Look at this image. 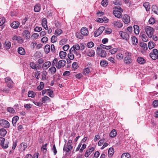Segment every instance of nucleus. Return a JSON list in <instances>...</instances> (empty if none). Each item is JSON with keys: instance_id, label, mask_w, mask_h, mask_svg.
Listing matches in <instances>:
<instances>
[{"instance_id": "obj_12", "label": "nucleus", "mask_w": 158, "mask_h": 158, "mask_svg": "<svg viewBox=\"0 0 158 158\" xmlns=\"http://www.w3.org/2000/svg\"><path fill=\"white\" fill-rule=\"evenodd\" d=\"M81 33L84 36H85L89 34V31L87 28L85 27H82L80 31Z\"/></svg>"}, {"instance_id": "obj_22", "label": "nucleus", "mask_w": 158, "mask_h": 158, "mask_svg": "<svg viewBox=\"0 0 158 158\" xmlns=\"http://www.w3.org/2000/svg\"><path fill=\"white\" fill-rule=\"evenodd\" d=\"M19 119V117L18 116H14L12 119V123L13 125L15 126L16 125V123Z\"/></svg>"}, {"instance_id": "obj_20", "label": "nucleus", "mask_w": 158, "mask_h": 158, "mask_svg": "<svg viewBox=\"0 0 158 158\" xmlns=\"http://www.w3.org/2000/svg\"><path fill=\"white\" fill-rule=\"evenodd\" d=\"M59 56L61 59H64L66 56L67 53L63 51H61L59 53Z\"/></svg>"}, {"instance_id": "obj_25", "label": "nucleus", "mask_w": 158, "mask_h": 158, "mask_svg": "<svg viewBox=\"0 0 158 158\" xmlns=\"http://www.w3.org/2000/svg\"><path fill=\"white\" fill-rule=\"evenodd\" d=\"M131 59L129 57H125L124 59V61L125 63L127 64L131 63Z\"/></svg>"}, {"instance_id": "obj_47", "label": "nucleus", "mask_w": 158, "mask_h": 158, "mask_svg": "<svg viewBox=\"0 0 158 158\" xmlns=\"http://www.w3.org/2000/svg\"><path fill=\"white\" fill-rule=\"evenodd\" d=\"M20 146L22 148H23V150H25L27 146V144L25 143H22L20 144Z\"/></svg>"}, {"instance_id": "obj_18", "label": "nucleus", "mask_w": 158, "mask_h": 158, "mask_svg": "<svg viewBox=\"0 0 158 158\" xmlns=\"http://www.w3.org/2000/svg\"><path fill=\"white\" fill-rule=\"evenodd\" d=\"M80 45L78 44H75L70 49L69 51L72 52L74 51L79 50H80Z\"/></svg>"}, {"instance_id": "obj_24", "label": "nucleus", "mask_w": 158, "mask_h": 158, "mask_svg": "<svg viewBox=\"0 0 158 158\" xmlns=\"http://www.w3.org/2000/svg\"><path fill=\"white\" fill-rule=\"evenodd\" d=\"M50 99L46 96L43 97L42 98V102L43 103H45L50 102Z\"/></svg>"}, {"instance_id": "obj_7", "label": "nucleus", "mask_w": 158, "mask_h": 158, "mask_svg": "<svg viewBox=\"0 0 158 158\" xmlns=\"http://www.w3.org/2000/svg\"><path fill=\"white\" fill-rule=\"evenodd\" d=\"M66 62L64 60H60L58 62L56 67L57 69H60L62 67H63L66 64Z\"/></svg>"}, {"instance_id": "obj_6", "label": "nucleus", "mask_w": 158, "mask_h": 158, "mask_svg": "<svg viewBox=\"0 0 158 158\" xmlns=\"http://www.w3.org/2000/svg\"><path fill=\"white\" fill-rule=\"evenodd\" d=\"M105 27L103 26L100 27L97 31H95L94 34V36L96 37L102 33Z\"/></svg>"}, {"instance_id": "obj_3", "label": "nucleus", "mask_w": 158, "mask_h": 158, "mask_svg": "<svg viewBox=\"0 0 158 158\" xmlns=\"http://www.w3.org/2000/svg\"><path fill=\"white\" fill-rule=\"evenodd\" d=\"M5 82L7 86L9 89H12L13 87V82L11 79L9 77L5 78Z\"/></svg>"}, {"instance_id": "obj_23", "label": "nucleus", "mask_w": 158, "mask_h": 158, "mask_svg": "<svg viewBox=\"0 0 158 158\" xmlns=\"http://www.w3.org/2000/svg\"><path fill=\"white\" fill-rule=\"evenodd\" d=\"M137 61L140 64H143L145 62V60L142 57H138L137 59Z\"/></svg>"}, {"instance_id": "obj_40", "label": "nucleus", "mask_w": 158, "mask_h": 158, "mask_svg": "<svg viewBox=\"0 0 158 158\" xmlns=\"http://www.w3.org/2000/svg\"><path fill=\"white\" fill-rule=\"evenodd\" d=\"M152 11L158 15V8L156 5H153L152 7Z\"/></svg>"}, {"instance_id": "obj_51", "label": "nucleus", "mask_w": 158, "mask_h": 158, "mask_svg": "<svg viewBox=\"0 0 158 158\" xmlns=\"http://www.w3.org/2000/svg\"><path fill=\"white\" fill-rule=\"evenodd\" d=\"M150 56L153 60H155L157 58L156 55L152 52L150 53Z\"/></svg>"}, {"instance_id": "obj_62", "label": "nucleus", "mask_w": 158, "mask_h": 158, "mask_svg": "<svg viewBox=\"0 0 158 158\" xmlns=\"http://www.w3.org/2000/svg\"><path fill=\"white\" fill-rule=\"evenodd\" d=\"M10 89L8 87L4 88L3 89H2V91L3 92H5L6 93H8L10 90Z\"/></svg>"}, {"instance_id": "obj_8", "label": "nucleus", "mask_w": 158, "mask_h": 158, "mask_svg": "<svg viewBox=\"0 0 158 158\" xmlns=\"http://www.w3.org/2000/svg\"><path fill=\"white\" fill-rule=\"evenodd\" d=\"M121 11L118 10L114 9L113 11V14L117 18H120L122 17V14L121 13Z\"/></svg>"}, {"instance_id": "obj_34", "label": "nucleus", "mask_w": 158, "mask_h": 158, "mask_svg": "<svg viewBox=\"0 0 158 158\" xmlns=\"http://www.w3.org/2000/svg\"><path fill=\"white\" fill-rule=\"evenodd\" d=\"M90 72L89 69L88 67L85 68L83 70V74L85 75H87Z\"/></svg>"}, {"instance_id": "obj_5", "label": "nucleus", "mask_w": 158, "mask_h": 158, "mask_svg": "<svg viewBox=\"0 0 158 158\" xmlns=\"http://www.w3.org/2000/svg\"><path fill=\"white\" fill-rule=\"evenodd\" d=\"M119 34L123 39L127 41H128L129 40V35L126 32L123 31H120Z\"/></svg>"}, {"instance_id": "obj_4", "label": "nucleus", "mask_w": 158, "mask_h": 158, "mask_svg": "<svg viewBox=\"0 0 158 158\" xmlns=\"http://www.w3.org/2000/svg\"><path fill=\"white\" fill-rule=\"evenodd\" d=\"M0 125L5 128H8L10 126L9 122L6 120L3 119L0 120Z\"/></svg>"}, {"instance_id": "obj_46", "label": "nucleus", "mask_w": 158, "mask_h": 158, "mask_svg": "<svg viewBox=\"0 0 158 158\" xmlns=\"http://www.w3.org/2000/svg\"><path fill=\"white\" fill-rule=\"evenodd\" d=\"M142 39L144 42H147L148 40V37L145 34H143L142 35Z\"/></svg>"}, {"instance_id": "obj_45", "label": "nucleus", "mask_w": 158, "mask_h": 158, "mask_svg": "<svg viewBox=\"0 0 158 158\" xmlns=\"http://www.w3.org/2000/svg\"><path fill=\"white\" fill-rule=\"evenodd\" d=\"M123 55L120 53H118L116 56V58L118 60L123 59Z\"/></svg>"}, {"instance_id": "obj_56", "label": "nucleus", "mask_w": 158, "mask_h": 158, "mask_svg": "<svg viewBox=\"0 0 158 158\" xmlns=\"http://www.w3.org/2000/svg\"><path fill=\"white\" fill-rule=\"evenodd\" d=\"M42 25L43 27H44L45 25H47V20L46 18H44L42 19Z\"/></svg>"}, {"instance_id": "obj_30", "label": "nucleus", "mask_w": 158, "mask_h": 158, "mask_svg": "<svg viewBox=\"0 0 158 158\" xmlns=\"http://www.w3.org/2000/svg\"><path fill=\"white\" fill-rule=\"evenodd\" d=\"M123 21L125 24H127L129 23L130 22L129 16L127 15V17L125 16L123 18Z\"/></svg>"}, {"instance_id": "obj_9", "label": "nucleus", "mask_w": 158, "mask_h": 158, "mask_svg": "<svg viewBox=\"0 0 158 158\" xmlns=\"http://www.w3.org/2000/svg\"><path fill=\"white\" fill-rule=\"evenodd\" d=\"M73 146L71 144H65L63 148V151L68 152L71 151L73 149Z\"/></svg>"}, {"instance_id": "obj_52", "label": "nucleus", "mask_w": 158, "mask_h": 158, "mask_svg": "<svg viewBox=\"0 0 158 158\" xmlns=\"http://www.w3.org/2000/svg\"><path fill=\"white\" fill-rule=\"evenodd\" d=\"M28 96L29 97H34L35 96L34 93L32 91H29L28 92Z\"/></svg>"}, {"instance_id": "obj_26", "label": "nucleus", "mask_w": 158, "mask_h": 158, "mask_svg": "<svg viewBox=\"0 0 158 158\" xmlns=\"http://www.w3.org/2000/svg\"><path fill=\"white\" fill-rule=\"evenodd\" d=\"M131 40L133 45H136L138 43V40L135 36H133L131 37Z\"/></svg>"}, {"instance_id": "obj_44", "label": "nucleus", "mask_w": 158, "mask_h": 158, "mask_svg": "<svg viewBox=\"0 0 158 158\" xmlns=\"http://www.w3.org/2000/svg\"><path fill=\"white\" fill-rule=\"evenodd\" d=\"M108 63L106 60H102L100 63V64L102 66H107Z\"/></svg>"}, {"instance_id": "obj_14", "label": "nucleus", "mask_w": 158, "mask_h": 158, "mask_svg": "<svg viewBox=\"0 0 158 158\" xmlns=\"http://www.w3.org/2000/svg\"><path fill=\"white\" fill-rule=\"evenodd\" d=\"M20 23L18 21H14L10 24L11 27L14 29H16L19 26Z\"/></svg>"}, {"instance_id": "obj_19", "label": "nucleus", "mask_w": 158, "mask_h": 158, "mask_svg": "<svg viewBox=\"0 0 158 158\" xmlns=\"http://www.w3.org/2000/svg\"><path fill=\"white\" fill-rule=\"evenodd\" d=\"M18 53L22 55H24L25 54L24 49L22 47H19L18 49Z\"/></svg>"}, {"instance_id": "obj_49", "label": "nucleus", "mask_w": 158, "mask_h": 158, "mask_svg": "<svg viewBox=\"0 0 158 158\" xmlns=\"http://www.w3.org/2000/svg\"><path fill=\"white\" fill-rule=\"evenodd\" d=\"M30 66L33 69H36V64L33 62H31L30 64Z\"/></svg>"}, {"instance_id": "obj_42", "label": "nucleus", "mask_w": 158, "mask_h": 158, "mask_svg": "<svg viewBox=\"0 0 158 158\" xmlns=\"http://www.w3.org/2000/svg\"><path fill=\"white\" fill-rule=\"evenodd\" d=\"M131 156L130 154L128 153H123L121 156V158H130Z\"/></svg>"}, {"instance_id": "obj_1", "label": "nucleus", "mask_w": 158, "mask_h": 158, "mask_svg": "<svg viewBox=\"0 0 158 158\" xmlns=\"http://www.w3.org/2000/svg\"><path fill=\"white\" fill-rule=\"evenodd\" d=\"M145 31L148 37L151 38L153 36L154 31V29L150 26H147L145 28Z\"/></svg>"}, {"instance_id": "obj_36", "label": "nucleus", "mask_w": 158, "mask_h": 158, "mask_svg": "<svg viewBox=\"0 0 158 158\" xmlns=\"http://www.w3.org/2000/svg\"><path fill=\"white\" fill-rule=\"evenodd\" d=\"M114 152V151L113 148H109L108 150V155L110 157H111L113 155Z\"/></svg>"}, {"instance_id": "obj_58", "label": "nucleus", "mask_w": 158, "mask_h": 158, "mask_svg": "<svg viewBox=\"0 0 158 158\" xmlns=\"http://www.w3.org/2000/svg\"><path fill=\"white\" fill-rule=\"evenodd\" d=\"M101 4L104 6H106L108 4V2L107 0H103L101 2Z\"/></svg>"}, {"instance_id": "obj_55", "label": "nucleus", "mask_w": 158, "mask_h": 158, "mask_svg": "<svg viewBox=\"0 0 158 158\" xmlns=\"http://www.w3.org/2000/svg\"><path fill=\"white\" fill-rule=\"evenodd\" d=\"M48 41V38L46 36H44L41 39V41L44 43H46Z\"/></svg>"}, {"instance_id": "obj_53", "label": "nucleus", "mask_w": 158, "mask_h": 158, "mask_svg": "<svg viewBox=\"0 0 158 158\" xmlns=\"http://www.w3.org/2000/svg\"><path fill=\"white\" fill-rule=\"evenodd\" d=\"M50 46L49 45H46L45 46V51L47 53H48L49 52L50 50Z\"/></svg>"}, {"instance_id": "obj_33", "label": "nucleus", "mask_w": 158, "mask_h": 158, "mask_svg": "<svg viewBox=\"0 0 158 158\" xmlns=\"http://www.w3.org/2000/svg\"><path fill=\"white\" fill-rule=\"evenodd\" d=\"M140 46L143 48L144 51H146L148 49L147 44L145 43H140Z\"/></svg>"}, {"instance_id": "obj_57", "label": "nucleus", "mask_w": 158, "mask_h": 158, "mask_svg": "<svg viewBox=\"0 0 158 158\" xmlns=\"http://www.w3.org/2000/svg\"><path fill=\"white\" fill-rule=\"evenodd\" d=\"M7 111L10 113H14L15 111L13 108L11 107H8L7 108Z\"/></svg>"}, {"instance_id": "obj_39", "label": "nucleus", "mask_w": 158, "mask_h": 158, "mask_svg": "<svg viewBox=\"0 0 158 158\" xmlns=\"http://www.w3.org/2000/svg\"><path fill=\"white\" fill-rule=\"evenodd\" d=\"M62 33V31L60 29H57L55 32V34L56 36H59Z\"/></svg>"}, {"instance_id": "obj_2", "label": "nucleus", "mask_w": 158, "mask_h": 158, "mask_svg": "<svg viewBox=\"0 0 158 158\" xmlns=\"http://www.w3.org/2000/svg\"><path fill=\"white\" fill-rule=\"evenodd\" d=\"M97 53L100 56L102 57H105L106 56V52L101 49L100 47H98L97 49Z\"/></svg>"}, {"instance_id": "obj_37", "label": "nucleus", "mask_w": 158, "mask_h": 158, "mask_svg": "<svg viewBox=\"0 0 158 158\" xmlns=\"http://www.w3.org/2000/svg\"><path fill=\"white\" fill-rule=\"evenodd\" d=\"M148 45L149 49H152L155 47V44L153 42H150L148 43Z\"/></svg>"}, {"instance_id": "obj_38", "label": "nucleus", "mask_w": 158, "mask_h": 158, "mask_svg": "<svg viewBox=\"0 0 158 158\" xmlns=\"http://www.w3.org/2000/svg\"><path fill=\"white\" fill-rule=\"evenodd\" d=\"M144 7L145 8L147 11L149 10L150 7L149 6V3L148 2H145L143 5Z\"/></svg>"}, {"instance_id": "obj_41", "label": "nucleus", "mask_w": 158, "mask_h": 158, "mask_svg": "<svg viewBox=\"0 0 158 158\" xmlns=\"http://www.w3.org/2000/svg\"><path fill=\"white\" fill-rule=\"evenodd\" d=\"M68 57L70 60H73L74 58V54L72 52L69 51V53L68 54Z\"/></svg>"}, {"instance_id": "obj_63", "label": "nucleus", "mask_w": 158, "mask_h": 158, "mask_svg": "<svg viewBox=\"0 0 158 158\" xmlns=\"http://www.w3.org/2000/svg\"><path fill=\"white\" fill-rule=\"evenodd\" d=\"M39 36V35L37 33H34L32 35L31 37L34 39H36Z\"/></svg>"}, {"instance_id": "obj_16", "label": "nucleus", "mask_w": 158, "mask_h": 158, "mask_svg": "<svg viewBox=\"0 0 158 158\" xmlns=\"http://www.w3.org/2000/svg\"><path fill=\"white\" fill-rule=\"evenodd\" d=\"M86 55L89 57H92L94 56L95 52L92 49H89L87 51H85Z\"/></svg>"}, {"instance_id": "obj_10", "label": "nucleus", "mask_w": 158, "mask_h": 158, "mask_svg": "<svg viewBox=\"0 0 158 158\" xmlns=\"http://www.w3.org/2000/svg\"><path fill=\"white\" fill-rule=\"evenodd\" d=\"M5 139L4 138L1 137H0V145L2 148H6L8 147V143H7L4 145V142L5 141Z\"/></svg>"}, {"instance_id": "obj_29", "label": "nucleus", "mask_w": 158, "mask_h": 158, "mask_svg": "<svg viewBox=\"0 0 158 158\" xmlns=\"http://www.w3.org/2000/svg\"><path fill=\"white\" fill-rule=\"evenodd\" d=\"M117 135V132L115 130L113 129L110 133V136L111 138L116 136Z\"/></svg>"}, {"instance_id": "obj_60", "label": "nucleus", "mask_w": 158, "mask_h": 158, "mask_svg": "<svg viewBox=\"0 0 158 158\" xmlns=\"http://www.w3.org/2000/svg\"><path fill=\"white\" fill-rule=\"evenodd\" d=\"M72 52L74 54L76 55L78 58H80L81 57V55L80 53L77 52V51H72Z\"/></svg>"}, {"instance_id": "obj_31", "label": "nucleus", "mask_w": 158, "mask_h": 158, "mask_svg": "<svg viewBox=\"0 0 158 158\" xmlns=\"http://www.w3.org/2000/svg\"><path fill=\"white\" fill-rule=\"evenodd\" d=\"M48 145V144L45 143L44 145L42 146L41 148V151L44 153H45L47 150V146Z\"/></svg>"}, {"instance_id": "obj_13", "label": "nucleus", "mask_w": 158, "mask_h": 158, "mask_svg": "<svg viewBox=\"0 0 158 158\" xmlns=\"http://www.w3.org/2000/svg\"><path fill=\"white\" fill-rule=\"evenodd\" d=\"M112 23L114 27L118 28H120L123 26V23L119 21L114 20Z\"/></svg>"}, {"instance_id": "obj_32", "label": "nucleus", "mask_w": 158, "mask_h": 158, "mask_svg": "<svg viewBox=\"0 0 158 158\" xmlns=\"http://www.w3.org/2000/svg\"><path fill=\"white\" fill-rule=\"evenodd\" d=\"M7 133V131L4 128L0 129V135L2 136H4Z\"/></svg>"}, {"instance_id": "obj_27", "label": "nucleus", "mask_w": 158, "mask_h": 158, "mask_svg": "<svg viewBox=\"0 0 158 158\" xmlns=\"http://www.w3.org/2000/svg\"><path fill=\"white\" fill-rule=\"evenodd\" d=\"M51 65V63L49 61H47L44 64L43 67L44 68L47 69Z\"/></svg>"}, {"instance_id": "obj_11", "label": "nucleus", "mask_w": 158, "mask_h": 158, "mask_svg": "<svg viewBox=\"0 0 158 158\" xmlns=\"http://www.w3.org/2000/svg\"><path fill=\"white\" fill-rule=\"evenodd\" d=\"M22 35L26 39H29L30 38V33L29 31L27 30H25L23 31Z\"/></svg>"}, {"instance_id": "obj_43", "label": "nucleus", "mask_w": 158, "mask_h": 158, "mask_svg": "<svg viewBox=\"0 0 158 158\" xmlns=\"http://www.w3.org/2000/svg\"><path fill=\"white\" fill-rule=\"evenodd\" d=\"M100 46L101 48H102L104 49H105L107 50L110 49L111 48V46L110 45L106 46L102 44H101Z\"/></svg>"}, {"instance_id": "obj_21", "label": "nucleus", "mask_w": 158, "mask_h": 158, "mask_svg": "<svg viewBox=\"0 0 158 158\" xmlns=\"http://www.w3.org/2000/svg\"><path fill=\"white\" fill-rule=\"evenodd\" d=\"M49 73L52 74H54L56 72V69L54 66H52L48 70Z\"/></svg>"}, {"instance_id": "obj_54", "label": "nucleus", "mask_w": 158, "mask_h": 158, "mask_svg": "<svg viewBox=\"0 0 158 158\" xmlns=\"http://www.w3.org/2000/svg\"><path fill=\"white\" fill-rule=\"evenodd\" d=\"M94 45V43L92 42H90L87 43V46L88 48H91L93 47Z\"/></svg>"}, {"instance_id": "obj_35", "label": "nucleus", "mask_w": 158, "mask_h": 158, "mask_svg": "<svg viewBox=\"0 0 158 158\" xmlns=\"http://www.w3.org/2000/svg\"><path fill=\"white\" fill-rule=\"evenodd\" d=\"M40 4H37L34 6V10L35 12H38L40 11Z\"/></svg>"}, {"instance_id": "obj_17", "label": "nucleus", "mask_w": 158, "mask_h": 158, "mask_svg": "<svg viewBox=\"0 0 158 158\" xmlns=\"http://www.w3.org/2000/svg\"><path fill=\"white\" fill-rule=\"evenodd\" d=\"M94 150V148L91 147L89 148V149L87 150L85 154V157H87L90 155L92 153V152Z\"/></svg>"}, {"instance_id": "obj_61", "label": "nucleus", "mask_w": 158, "mask_h": 158, "mask_svg": "<svg viewBox=\"0 0 158 158\" xmlns=\"http://www.w3.org/2000/svg\"><path fill=\"white\" fill-rule=\"evenodd\" d=\"M47 91L48 92L49 96H50L51 97H52L53 96V92L52 91L50 90L49 89H47Z\"/></svg>"}, {"instance_id": "obj_50", "label": "nucleus", "mask_w": 158, "mask_h": 158, "mask_svg": "<svg viewBox=\"0 0 158 158\" xmlns=\"http://www.w3.org/2000/svg\"><path fill=\"white\" fill-rule=\"evenodd\" d=\"M58 59L57 58H56L52 62V65L53 66H55L57 65L58 63Z\"/></svg>"}, {"instance_id": "obj_59", "label": "nucleus", "mask_w": 158, "mask_h": 158, "mask_svg": "<svg viewBox=\"0 0 158 158\" xmlns=\"http://www.w3.org/2000/svg\"><path fill=\"white\" fill-rule=\"evenodd\" d=\"M57 40V37L55 35H53L51 37V41L52 43L56 42Z\"/></svg>"}, {"instance_id": "obj_64", "label": "nucleus", "mask_w": 158, "mask_h": 158, "mask_svg": "<svg viewBox=\"0 0 158 158\" xmlns=\"http://www.w3.org/2000/svg\"><path fill=\"white\" fill-rule=\"evenodd\" d=\"M69 45L68 44H66L63 47V49L64 51H66L69 49Z\"/></svg>"}, {"instance_id": "obj_28", "label": "nucleus", "mask_w": 158, "mask_h": 158, "mask_svg": "<svg viewBox=\"0 0 158 158\" xmlns=\"http://www.w3.org/2000/svg\"><path fill=\"white\" fill-rule=\"evenodd\" d=\"M134 31L135 34H138L139 33V27L137 25H134Z\"/></svg>"}, {"instance_id": "obj_48", "label": "nucleus", "mask_w": 158, "mask_h": 158, "mask_svg": "<svg viewBox=\"0 0 158 158\" xmlns=\"http://www.w3.org/2000/svg\"><path fill=\"white\" fill-rule=\"evenodd\" d=\"M44 83L42 82H41L40 83V85L38 86L37 88L39 90H40L44 88Z\"/></svg>"}, {"instance_id": "obj_15", "label": "nucleus", "mask_w": 158, "mask_h": 158, "mask_svg": "<svg viewBox=\"0 0 158 158\" xmlns=\"http://www.w3.org/2000/svg\"><path fill=\"white\" fill-rule=\"evenodd\" d=\"M11 43L8 40H6L3 46L4 48L6 50H9L11 47Z\"/></svg>"}]
</instances>
